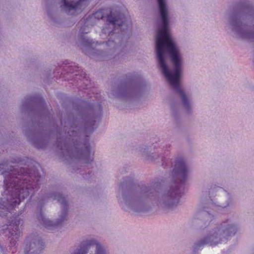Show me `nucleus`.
Listing matches in <instances>:
<instances>
[{
  "label": "nucleus",
  "mask_w": 254,
  "mask_h": 254,
  "mask_svg": "<svg viewBox=\"0 0 254 254\" xmlns=\"http://www.w3.org/2000/svg\"><path fill=\"white\" fill-rule=\"evenodd\" d=\"M69 71L70 72H74V71L71 70H70Z\"/></svg>",
  "instance_id": "22"
},
{
  "label": "nucleus",
  "mask_w": 254,
  "mask_h": 254,
  "mask_svg": "<svg viewBox=\"0 0 254 254\" xmlns=\"http://www.w3.org/2000/svg\"><path fill=\"white\" fill-rule=\"evenodd\" d=\"M207 215H208V216H210V213L209 211H207Z\"/></svg>",
  "instance_id": "21"
},
{
  "label": "nucleus",
  "mask_w": 254,
  "mask_h": 254,
  "mask_svg": "<svg viewBox=\"0 0 254 254\" xmlns=\"http://www.w3.org/2000/svg\"><path fill=\"white\" fill-rule=\"evenodd\" d=\"M124 186V183L120 186L122 195V197L118 196L119 201L122 207L126 211L129 212H144L145 209L142 205L141 195L136 192V190L129 188L127 182L126 186Z\"/></svg>",
  "instance_id": "6"
},
{
  "label": "nucleus",
  "mask_w": 254,
  "mask_h": 254,
  "mask_svg": "<svg viewBox=\"0 0 254 254\" xmlns=\"http://www.w3.org/2000/svg\"><path fill=\"white\" fill-rule=\"evenodd\" d=\"M90 98H95L96 100H97L98 101L99 100V95L97 94V93H96L95 94L93 93V96H90Z\"/></svg>",
  "instance_id": "18"
},
{
  "label": "nucleus",
  "mask_w": 254,
  "mask_h": 254,
  "mask_svg": "<svg viewBox=\"0 0 254 254\" xmlns=\"http://www.w3.org/2000/svg\"><path fill=\"white\" fill-rule=\"evenodd\" d=\"M76 69H77L76 70V72H77V71H78V72H79V71H80V69H79V67H76Z\"/></svg>",
  "instance_id": "20"
},
{
  "label": "nucleus",
  "mask_w": 254,
  "mask_h": 254,
  "mask_svg": "<svg viewBox=\"0 0 254 254\" xmlns=\"http://www.w3.org/2000/svg\"><path fill=\"white\" fill-rule=\"evenodd\" d=\"M0 164V216H7L20 202L37 190L41 176L37 171L27 173L24 168L19 170L10 167L8 171H1L7 167Z\"/></svg>",
  "instance_id": "2"
},
{
  "label": "nucleus",
  "mask_w": 254,
  "mask_h": 254,
  "mask_svg": "<svg viewBox=\"0 0 254 254\" xmlns=\"http://www.w3.org/2000/svg\"><path fill=\"white\" fill-rule=\"evenodd\" d=\"M68 133H69V132H68ZM69 136H72L73 137H78V133L77 132V131H75L74 130H73L72 131V134H69Z\"/></svg>",
  "instance_id": "17"
},
{
  "label": "nucleus",
  "mask_w": 254,
  "mask_h": 254,
  "mask_svg": "<svg viewBox=\"0 0 254 254\" xmlns=\"http://www.w3.org/2000/svg\"><path fill=\"white\" fill-rule=\"evenodd\" d=\"M88 4V0H78L76 2L62 0L61 7L67 14L75 15L80 13Z\"/></svg>",
  "instance_id": "12"
},
{
  "label": "nucleus",
  "mask_w": 254,
  "mask_h": 254,
  "mask_svg": "<svg viewBox=\"0 0 254 254\" xmlns=\"http://www.w3.org/2000/svg\"><path fill=\"white\" fill-rule=\"evenodd\" d=\"M94 127H92V130H93Z\"/></svg>",
  "instance_id": "23"
},
{
  "label": "nucleus",
  "mask_w": 254,
  "mask_h": 254,
  "mask_svg": "<svg viewBox=\"0 0 254 254\" xmlns=\"http://www.w3.org/2000/svg\"><path fill=\"white\" fill-rule=\"evenodd\" d=\"M83 104L84 111L88 114L89 124L90 126H93L94 125L93 122H94L93 119L100 116L102 111L101 104L100 103H91L89 102H84Z\"/></svg>",
  "instance_id": "13"
},
{
  "label": "nucleus",
  "mask_w": 254,
  "mask_h": 254,
  "mask_svg": "<svg viewBox=\"0 0 254 254\" xmlns=\"http://www.w3.org/2000/svg\"><path fill=\"white\" fill-rule=\"evenodd\" d=\"M81 76H83V80L86 81H88V77L86 76V74L83 71H81Z\"/></svg>",
  "instance_id": "15"
},
{
  "label": "nucleus",
  "mask_w": 254,
  "mask_h": 254,
  "mask_svg": "<svg viewBox=\"0 0 254 254\" xmlns=\"http://www.w3.org/2000/svg\"><path fill=\"white\" fill-rule=\"evenodd\" d=\"M105 17H106L107 21L102 30L101 36L108 35L110 37L104 46L107 48V50H110V53L121 47L122 44L118 42L123 38L126 30L127 31L130 27V19L125 14L108 8L98 10L86 19L84 24L87 25L81 27L80 32L81 34L88 33V25H92L96 19H102Z\"/></svg>",
  "instance_id": "3"
},
{
  "label": "nucleus",
  "mask_w": 254,
  "mask_h": 254,
  "mask_svg": "<svg viewBox=\"0 0 254 254\" xmlns=\"http://www.w3.org/2000/svg\"><path fill=\"white\" fill-rule=\"evenodd\" d=\"M189 174V169L184 159L182 158H177L172 170V175L174 181V187L171 188L167 193L160 195L156 192H150L148 188H145L140 191L136 190V192L141 195L142 205L146 211L145 200L147 197H154L157 205L164 209H171L176 206L180 201L182 196L181 188L184 184Z\"/></svg>",
  "instance_id": "4"
},
{
  "label": "nucleus",
  "mask_w": 254,
  "mask_h": 254,
  "mask_svg": "<svg viewBox=\"0 0 254 254\" xmlns=\"http://www.w3.org/2000/svg\"><path fill=\"white\" fill-rule=\"evenodd\" d=\"M70 254H108L105 247L94 239H86L76 246Z\"/></svg>",
  "instance_id": "9"
},
{
  "label": "nucleus",
  "mask_w": 254,
  "mask_h": 254,
  "mask_svg": "<svg viewBox=\"0 0 254 254\" xmlns=\"http://www.w3.org/2000/svg\"><path fill=\"white\" fill-rule=\"evenodd\" d=\"M98 44V42H95L92 40L86 37L82 38L80 43L82 49L86 52V54L103 55V54L99 51V49H94V46L96 47Z\"/></svg>",
  "instance_id": "14"
},
{
  "label": "nucleus",
  "mask_w": 254,
  "mask_h": 254,
  "mask_svg": "<svg viewBox=\"0 0 254 254\" xmlns=\"http://www.w3.org/2000/svg\"><path fill=\"white\" fill-rule=\"evenodd\" d=\"M162 161H163V163H162V165L164 166H166V161H165V158H164V157H162Z\"/></svg>",
  "instance_id": "19"
},
{
  "label": "nucleus",
  "mask_w": 254,
  "mask_h": 254,
  "mask_svg": "<svg viewBox=\"0 0 254 254\" xmlns=\"http://www.w3.org/2000/svg\"><path fill=\"white\" fill-rule=\"evenodd\" d=\"M44 247L43 242L35 235L28 236L25 241L24 254H39Z\"/></svg>",
  "instance_id": "11"
},
{
  "label": "nucleus",
  "mask_w": 254,
  "mask_h": 254,
  "mask_svg": "<svg viewBox=\"0 0 254 254\" xmlns=\"http://www.w3.org/2000/svg\"><path fill=\"white\" fill-rule=\"evenodd\" d=\"M209 229L210 230L208 235L198 242L197 246L200 247L204 244L213 246L225 242L228 237L234 235L237 230L236 226L231 224L228 221L214 225L211 224Z\"/></svg>",
  "instance_id": "5"
},
{
  "label": "nucleus",
  "mask_w": 254,
  "mask_h": 254,
  "mask_svg": "<svg viewBox=\"0 0 254 254\" xmlns=\"http://www.w3.org/2000/svg\"><path fill=\"white\" fill-rule=\"evenodd\" d=\"M22 223V220L18 216H12L7 223L2 226L0 230V234H5L10 238V250L12 254L17 251L16 244L21 234L19 226Z\"/></svg>",
  "instance_id": "8"
},
{
  "label": "nucleus",
  "mask_w": 254,
  "mask_h": 254,
  "mask_svg": "<svg viewBox=\"0 0 254 254\" xmlns=\"http://www.w3.org/2000/svg\"><path fill=\"white\" fill-rule=\"evenodd\" d=\"M0 254H8V252L5 251L0 245Z\"/></svg>",
  "instance_id": "16"
},
{
  "label": "nucleus",
  "mask_w": 254,
  "mask_h": 254,
  "mask_svg": "<svg viewBox=\"0 0 254 254\" xmlns=\"http://www.w3.org/2000/svg\"><path fill=\"white\" fill-rule=\"evenodd\" d=\"M73 146H67L66 150L69 156L71 158L80 160L85 164L90 163L94 158V152L90 149L88 140L83 142L76 139L73 142Z\"/></svg>",
  "instance_id": "7"
},
{
  "label": "nucleus",
  "mask_w": 254,
  "mask_h": 254,
  "mask_svg": "<svg viewBox=\"0 0 254 254\" xmlns=\"http://www.w3.org/2000/svg\"><path fill=\"white\" fill-rule=\"evenodd\" d=\"M51 197H54V199H57L62 205V212L61 218L56 223L46 218L42 212H40L38 219L40 223L45 227L48 229L54 228L62 224L66 220L67 212V205L66 198L60 192H56L51 195Z\"/></svg>",
  "instance_id": "10"
},
{
  "label": "nucleus",
  "mask_w": 254,
  "mask_h": 254,
  "mask_svg": "<svg viewBox=\"0 0 254 254\" xmlns=\"http://www.w3.org/2000/svg\"><path fill=\"white\" fill-rule=\"evenodd\" d=\"M161 22L156 37V58L158 65L173 89L181 97L183 106L188 113L192 103L180 84L183 58L168 30V10L165 0H157Z\"/></svg>",
  "instance_id": "1"
}]
</instances>
